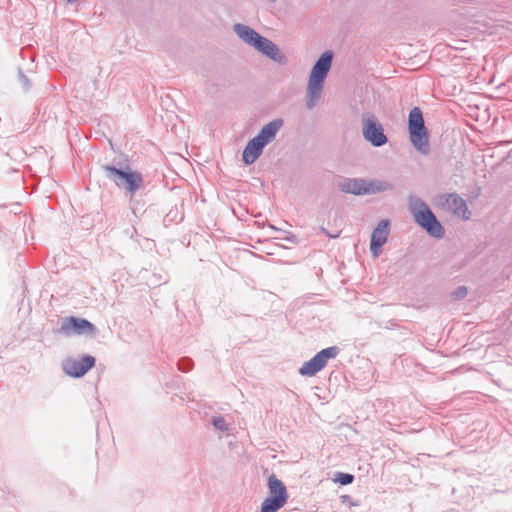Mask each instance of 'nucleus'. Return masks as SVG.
<instances>
[{
  "label": "nucleus",
  "instance_id": "nucleus-8",
  "mask_svg": "<svg viewBox=\"0 0 512 512\" xmlns=\"http://www.w3.org/2000/svg\"><path fill=\"white\" fill-rule=\"evenodd\" d=\"M96 327L85 318L69 316L61 318L59 326L53 330L54 334L71 337L74 335H93Z\"/></svg>",
  "mask_w": 512,
  "mask_h": 512
},
{
  "label": "nucleus",
  "instance_id": "nucleus-4",
  "mask_svg": "<svg viewBox=\"0 0 512 512\" xmlns=\"http://www.w3.org/2000/svg\"><path fill=\"white\" fill-rule=\"evenodd\" d=\"M408 133L411 144L422 155L430 151L429 131L425 126L422 110L413 107L408 115Z\"/></svg>",
  "mask_w": 512,
  "mask_h": 512
},
{
  "label": "nucleus",
  "instance_id": "nucleus-5",
  "mask_svg": "<svg viewBox=\"0 0 512 512\" xmlns=\"http://www.w3.org/2000/svg\"><path fill=\"white\" fill-rule=\"evenodd\" d=\"M106 173V177L113 181L116 186L126 190L133 196L138 190L143 187V176L138 171H133L129 167L126 169L117 168L113 165L106 164L102 166Z\"/></svg>",
  "mask_w": 512,
  "mask_h": 512
},
{
  "label": "nucleus",
  "instance_id": "nucleus-16",
  "mask_svg": "<svg viewBox=\"0 0 512 512\" xmlns=\"http://www.w3.org/2000/svg\"><path fill=\"white\" fill-rule=\"evenodd\" d=\"M394 186L387 181L377 179H365L364 195H374L392 190Z\"/></svg>",
  "mask_w": 512,
  "mask_h": 512
},
{
  "label": "nucleus",
  "instance_id": "nucleus-9",
  "mask_svg": "<svg viewBox=\"0 0 512 512\" xmlns=\"http://www.w3.org/2000/svg\"><path fill=\"white\" fill-rule=\"evenodd\" d=\"M340 353L338 346H330L320 350L310 360L303 363L299 369V373L302 376H314L321 371L328 363L330 359L336 358Z\"/></svg>",
  "mask_w": 512,
  "mask_h": 512
},
{
  "label": "nucleus",
  "instance_id": "nucleus-23",
  "mask_svg": "<svg viewBox=\"0 0 512 512\" xmlns=\"http://www.w3.org/2000/svg\"><path fill=\"white\" fill-rule=\"evenodd\" d=\"M268 1H269V2H272V3H274V2H276L277 0H268Z\"/></svg>",
  "mask_w": 512,
  "mask_h": 512
},
{
  "label": "nucleus",
  "instance_id": "nucleus-20",
  "mask_svg": "<svg viewBox=\"0 0 512 512\" xmlns=\"http://www.w3.org/2000/svg\"><path fill=\"white\" fill-rule=\"evenodd\" d=\"M468 293L466 286H458L452 293L451 296L454 300H460L466 297Z\"/></svg>",
  "mask_w": 512,
  "mask_h": 512
},
{
  "label": "nucleus",
  "instance_id": "nucleus-1",
  "mask_svg": "<svg viewBox=\"0 0 512 512\" xmlns=\"http://www.w3.org/2000/svg\"><path fill=\"white\" fill-rule=\"evenodd\" d=\"M233 30L236 35L255 48L258 52L262 53L269 59L279 63H286V56L280 52L279 47L270 39L262 36L256 30L248 25L237 23L233 26Z\"/></svg>",
  "mask_w": 512,
  "mask_h": 512
},
{
  "label": "nucleus",
  "instance_id": "nucleus-15",
  "mask_svg": "<svg viewBox=\"0 0 512 512\" xmlns=\"http://www.w3.org/2000/svg\"><path fill=\"white\" fill-rule=\"evenodd\" d=\"M365 179L363 178H344L338 183L341 192L356 196L364 195Z\"/></svg>",
  "mask_w": 512,
  "mask_h": 512
},
{
  "label": "nucleus",
  "instance_id": "nucleus-7",
  "mask_svg": "<svg viewBox=\"0 0 512 512\" xmlns=\"http://www.w3.org/2000/svg\"><path fill=\"white\" fill-rule=\"evenodd\" d=\"M361 124L364 139L373 147H382L388 143L384 128L374 114L370 112L363 113Z\"/></svg>",
  "mask_w": 512,
  "mask_h": 512
},
{
  "label": "nucleus",
  "instance_id": "nucleus-3",
  "mask_svg": "<svg viewBox=\"0 0 512 512\" xmlns=\"http://www.w3.org/2000/svg\"><path fill=\"white\" fill-rule=\"evenodd\" d=\"M333 61V52L327 50L323 52L314 63L309 79L307 88L306 107L312 109L316 101L320 98L325 79L330 71Z\"/></svg>",
  "mask_w": 512,
  "mask_h": 512
},
{
  "label": "nucleus",
  "instance_id": "nucleus-19",
  "mask_svg": "<svg viewBox=\"0 0 512 512\" xmlns=\"http://www.w3.org/2000/svg\"><path fill=\"white\" fill-rule=\"evenodd\" d=\"M335 481L340 485H349L354 481V475L350 473L338 472L335 476Z\"/></svg>",
  "mask_w": 512,
  "mask_h": 512
},
{
  "label": "nucleus",
  "instance_id": "nucleus-11",
  "mask_svg": "<svg viewBox=\"0 0 512 512\" xmlns=\"http://www.w3.org/2000/svg\"><path fill=\"white\" fill-rule=\"evenodd\" d=\"M96 363V359L92 355H83L80 359L67 358L62 362L63 372L73 378L83 377L91 370Z\"/></svg>",
  "mask_w": 512,
  "mask_h": 512
},
{
  "label": "nucleus",
  "instance_id": "nucleus-18",
  "mask_svg": "<svg viewBox=\"0 0 512 512\" xmlns=\"http://www.w3.org/2000/svg\"><path fill=\"white\" fill-rule=\"evenodd\" d=\"M193 365V360L189 357H182L177 362V367L181 372H189Z\"/></svg>",
  "mask_w": 512,
  "mask_h": 512
},
{
  "label": "nucleus",
  "instance_id": "nucleus-14",
  "mask_svg": "<svg viewBox=\"0 0 512 512\" xmlns=\"http://www.w3.org/2000/svg\"><path fill=\"white\" fill-rule=\"evenodd\" d=\"M284 121L282 118H276L264 125L256 137L262 142L263 145H268L271 141H273L283 126Z\"/></svg>",
  "mask_w": 512,
  "mask_h": 512
},
{
  "label": "nucleus",
  "instance_id": "nucleus-12",
  "mask_svg": "<svg viewBox=\"0 0 512 512\" xmlns=\"http://www.w3.org/2000/svg\"><path fill=\"white\" fill-rule=\"evenodd\" d=\"M389 228L390 221L383 219L373 229L370 238V251L374 257L379 255L382 246L386 243L389 236Z\"/></svg>",
  "mask_w": 512,
  "mask_h": 512
},
{
  "label": "nucleus",
  "instance_id": "nucleus-10",
  "mask_svg": "<svg viewBox=\"0 0 512 512\" xmlns=\"http://www.w3.org/2000/svg\"><path fill=\"white\" fill-rule=\"evenodd\" d=\"M438 204L442 209L461 217L463 220H468L471 217L466 201L457 193L439 195Z\"/></svg>",
  "mask_w": 512,
  "mask_h": 512
},
{
  "label": "nucleus",
  "instance_id": "nucleus-22",
  "mask_svg": "<svg viewBox=\"0 0 512 512\" xmlns=\"http://www.w3.org/2000/svg\"><path fill=\"white\" fill-rule=\"evenodd\" d=\"M321 231L323 233H325V235L328 236L329 238H337L339 235V233H335V234L329 233L324 227L321 228Z\"/></svg>",
  "mask_w": 512,
  "mask_h": 512
},
{
  "label": "nucleus",
  "instance_id": "nucleus-13",
  "mask_svg": "<svg viewBox=\"0 0 512 512\" xmlns=\"http://www.w3.org/2000/svg\"><path fill=\"white\" fill-rule=\"evenodd\" d=\"M265 145L255 136L250 139L242 152V160L246 165L253 164L262 154Z\"/></svg>",
  "mask_w": 512,
  "mask_h": 512
},
{
  "label": "nucleus",
  "instance_id": "nucleus-6",
  "mask_svg": "<svg viewBox=\"0 0 512 512\" xmlns=\"http://www.w3.org/2000/svg\"><path fill=\"white\" fill-rule=\"evenodd\" d=\"M269 496L262 502L260 512H276L280 510L288 500V492L284 483L271 474L267 479Z\"/></svg>",
  "mask_w": 512,
  "mask_h": 512
},
{
  "label": "nucleus",
  "instance_id": "nucleus-21",
  "mask_svg": "<svg viewBox=\"0 0 512 512\" xmlns=\"http://www.w3.org/2000/svg\"><path fill=\"white\" fill-rule=\"evenodd\" d=\"M19 81L25 90L30 88L29 79L21 70H19Z\"/></svg>",
  "mask_w": 512,
  "mask_h": 512
},
{
  "label": "nucleus",
  "instance_id": "nucleus-17",
  "mask_svg": "<svg viewBox=\"0 0 512 512\" xmlns=\"http://www.w3.org/2000/svg\"><path fill=\"white\" fill-rule=\"evenodd\" d=\"M211 422H212V425L214 426V428L219 431L227 432L229 430V426L226 423V420L224 419V417H222V416L212 417Z\"/></svg>",
  "mask_w": 512,
  "mask_h": 512
},
{
  "label": "nucleus",
  "instance_id": "nucleus-2",
  "mask_svg": "<svg viewBox=\"0 0 512 512\" xmlns=\"http://www.w3.org/2000/svg\"><path fill=\"white\" fill-rule=\"evenodd\" d=\"M408 208L414 221L431 237L436 239L444 237V227L424 200L416 195H410L408 197Z\"/></svg>",
  "mask_w": 512,
  "mask_h": 512
}]
</instances>
